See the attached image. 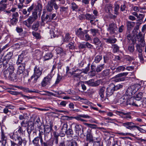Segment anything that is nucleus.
<instances>
[{
	"label": "nucleus",
	"mask_w": 146,
	"mask_h": 146,
	"mask_svg": "<svg viewBox=\"0 0 146 146\" xmlns=\"http://www.w3.org/2000/svg\"><path fill=\"white\" fill-rule=\"evenodd\" d=\"M53 74H49L44 77L41 82V85L42 87H45L50 84L52 77Z\"/></svg>",
	"instance_id": "nucleus-5"
},
{
	"label": "nucleus",
	"mask_w": 146,
	"mask_h": 146,
	"mask_svg": "<svg viewBox=\"0 0 146 146\" xmlns=\"http://www.w3.org/2000/svg\"><path fill=\"white\" fill-rule=\"evenodd\" d=\"M14 139L15 141L18 143L16 144H18L19 146L22 145L23 143L24 145H25L26 144L27 141L25 139H22V137L19 136H17Z\"/></svg>",
	"instance_id": "nucleus-15"
},
{
	"label": "nucleus",
	"mask_w": 146,
	"mask_h": 146,
	"mask_svg": "<svg viewBox=\"0 0 146 146\" xmlns=\"http://www.w3.org/2000/svg\"><path fill=\"white\" fill-rule=\"evenodd\" d=\"M82 29L81 28H79L76 31V35L80 38H83L84 36L85 33L86 34L88 31L87 30H84V31H82Z\"/></svg>",
	"instance_id": "nucleus-20"
},
{
	"label": "nucleus",
	"mask_w": 146,
	"mask_h": 146,
	"mask_svg": "<svg viewBox=\"0 0 146 146\" xmlns=\"http://www.w3.org/2000/svg\"><path fill=\"white\" fill-rule=\"evenodd\" d=\"M90 31L93 36H96L97 33L98 32V29H91Z\"/></svg>",
	"instance_id": "nucleus-53"
},
{
	"label": "nucleus",
	"mask_w": 146,
	"mask_h": 146,
	"mask_svg": "<svg viewBox=\"0 0 146 146\" xmlns=\"http://www.w3.org/2000/svg\"><path fill=\"white\" fill-rule=\"evenodd\" d=\"M62 77L59 74L58 75V76L56 79V80L54 83L53 85V86H55L57 85L58 84V83L61 80Z\"/></svg>",
	"instance_id": "nucleus-40"
},
{
	"label": "nucleus",
	"mask_w": 146,
	"mask_h": 146,
	"mask_svg": "<svg viewBox=\"0 0 146 146\" xmlns=\"http://www.w3.org/2000/svg\"><path fill=\"white\" fill-rule=\"evenodd\" d=\"M71 9L73 11H77L78 9L79 6L74 2H72L70 5Z\"/></svg>",
	"instance_id": "nucleus-30"
},
{
	"label": "nucleus",
	"mask_w": 146,
	"mask_h": 146,
	"mask_svg": "<svg viewBox=\"0 0 146 146\" xmlns=\"http://www.w3.org/2000/svg\"><path fill=\"white\" fill-rule=\"evenodd\" d=\"M33 127L31 126H29L27 128V131L29 135L31 133L32 131L33 130Z\"/></svg>",
	"instance_id": "nucleus-62"
},
{
	"label": "nucleus",
	"mask_w": 146,
	"mask_h": 146,
	"mask_svg": "<svg viewBox=\"0 0 146 146\" xmlns=\"http://www.w3.org/2000/svg\"><path fill=\"white\" fill-rule=\"evenodd\" d=\"M93 137L91 131L90 130L88 131L86 136V141L90 143L93 142Z\"/></svg>",
	"instance_id": "nucleus-22"
},
{
	"label": "nucleus",
	"mask_w": 146,
	"mask_h": 146,
	"mask_svg": "<svg viewBox=\"0 0 146 146\" xmlns=\"http://www.w3.org/2000/svg\"><path fill=\"white\" fill-rule=\"evenodd\" d=\"M72 125L74 126L76 133H78V135H79V132L81 131L82 128V126L80 125L75 123H73Z\"/></svg>",
	"instance_id": "nucleus-25"
},
{
	"label": "nucleus",
	"mask_w": 146,
	"mask_h": 146,
	"mask_svg": "<svg viewBox=\"0 0 146 146\" xmlns=\"http://www.w3.org/2000/svg\"><path fill=\"white\" fill-rule=\"evenodd\" d=\"M138 84H135L132 86L131 87H129L126 90L125 92L126 95L130 96L135 94L136 91L139 89V86Z\"/></svg>",
	"instance_id": "nucleus-3"
},
{
	"label": "nucleus",
	"mask_w": 146,
	"mask_h": 146,
	"mask_svg": "<svg viewBox=\"0 0 146 146\" xmlns=\"http://www.w3.org/2000/svg\"><path fill=\"white\" fill-rule=\"evenodd\" d=\"M71 38V36H70V35L68 33H66L64 37L63 38V41L65 42H68L69 41Z\"/></svg>",
	"instance_id": "nucleus-37"
},
{
	"label": "nucleus",
	"mask_w": 146,
	"mask_h": 146,
	"mask_svg": "<svg viewBox=\"0 0 146 146\" xmlns=\"http://www.w3.org/2000/svg\"><path fill=\"white\" fill-rule=\"evenodd\" d=\"M3 73L4 76L5 78L9 77V72L7 69H5L3 70Z\"/></svg>",
	"instance_id": "nucleus-49"
},
{
	"label": "nucleus",
	"mask_w": 146,
	"mask_h": 146,
	"mask_svg": "<svg viewBox=\"0 0 146 146\" xmlns=\"http://www.w3.org/2000/svg\"><path fill=\"white\" fill-rule=\"evenodd\" d=\"M127 27L128 29H131L134 26V22H131L127 21L126 22Z\"/></svg>",
	"instance_id": "nucleus-50"
},
{
	"label": "nucleus",
	"mask_w": 146,
	"mask_h": 146,
	"mask_svg": "<svg viewBox=\"0 0 146 146\" xmlns=\"http://www.w3.org/2000/svg\"><path fill=\"white\" fill-rule=\"evenodd\" d=\"M66 146H78L77 142L74 140L68 141Z\"/></svg>",
	"instance_id": "nucleus-33"
},
{
	"label": "nucleus",
	"mask_w": 146,
	"mask_h": 146,
	"mask_svg": "<svg viewBox=\"0 0 146 146\" xmlns=\"http://www.w3.org/2000/svg\"><path fill=\"white\" fill-rule=\"evenodd\" d=\"M102 58V56L98 55L94 58V62L96 63H99Z\"/></svg>",
	"instance_id": "nucleus-45"
},
{
	"label": "nucleus",
	"mask_w": 146,
	"mask_h": 146,
	"mask_svg": "<svg viewBox=\"0 0 146 146\" xmlns=\"http://www.w3.org/2000/svg\"><path fill=\"white\" fill-rule=\"evenodd\" d=\"M104 39L106 41V42L110 44L114 43L117 41V39L116 38L111 37L108 38H104Z\"/></svg>",
	"instance_id": "nucleus-31"
},
{
	"label": "nucleus",
	"mask_w": 146,
	"mask_h": 146,
	"mask_svg": "<svg viewBox=\"0 0 146 146\" xmlns=\"http://www.w3.org/2000/svg\"><path fill=\"white\" fill-rule=\"evenodd\" d=\"M113 86V84L111 83L108 85L106 90V94L107 97L111 96L115 91Z\"/></svg>",
	"instance_id": "nucleus-10"
},
{
	"label": "nucleus",
	"mask_w": 146,
	"mask_h": 146,
	"mask_svg": "<svg viewBox=\"0 0 146 146\" xmlns=\"http://www.w3.org/2000/svg\"><path fill=\"white\" fill-rule=\"evenodd\" d=\"M94 81L93 79H91L88 81L84 82L83 83L92 87L97 86L100 85V82L99 81L97 80L95 82H94Z\"/></svg>",
	"instance_id": "nucleus-13"
},
{
	"label": "nucleus",
	"mask_w": 146,
	"mask_h": 146,
	"mask_svg": "<svg viewBox=\"0 0 146 146\" xmlns=\"http://www.w3.org/2000/svg\"><path fill=\"white\" fill-rule=\"evenodd\" d=\"M80 49H83L87 48H92L93 46L88 42H83L80 43L78 46Z\"/></svg>",
	"instance_id": "nucleus-16"
},
{
	"label": "nucleus",
	"mask_w": 146,
	"mask_h": 146,
	"mask_svg": "<svg viewBox=\"0 0 146 146\" xmlns=\"http://www.w3.org/2000/svg\"><path fill=\"white\" fill-rule=\"evenodd\" d=\"M125 69V67L123 66H120L115 68L116 72H120L123 71Z\"/></svg>",
	"instance_id": "nucleus-51"
},
{
	"label": "nucleus",
	"mask_w": 146,
	"mask_h": 146,
	"mask_svg": "<svg viewBox=\"0 0 146 146\" xmlns=\"http://www.w3.org/2000/svg\"><path fill=\"white\" fill-rule=\"evenodd\" d=\"M56 16V14L53 13L52 14L50 13L46 15L44 18L45 21L46 20L49 21H51L52 20L54 19V18Z\"/></svg>",
	"instance_id": "nucleus-24"
},
{
	"label": "nucleus",
	"mask_w": 146,
	"mask_h": 146,
	"mask_svg": "<svg viewBox=\"0 0 146 146\" xmlns=\"http://www.w3.org/2000/svg\"><path fill=\"white\" fill-rule=\"evenodd\" d=\"M128 97L127 96L123 95L119 96V98H117V102L121 106H125L126 105L127 100Z\"/></svg>",
	"instance_id": "nucleus-7"
},
{
	"label": "nucleus",
	"mask_w": 146,
	"mask_h": 146,
	"mask_svg": "<svg viewBox=\"0 0 146 146\" xmlns=\"http://www.w3.org/2000/svg\"><path fill=\"white\" fill-rule=\"evenodd\" d=\"M119 9V6L118 4H115L114 5V14L118 15L119 14L118 11Z\"/></svg>",
	"instance_id": "nucleus-42"
},
{
	"label": "nucleus",
	"mask_w": 146,
	"mask_h": 146,
	"mask_svg": "<svg viewBox=\"0 0 146 146\" xmlns=\"http://www.w3.org/2000/svg\"><path fill=\"white\" fill-rule=\"evenodd\" d=\"M18 68L17 70V74L20 75L22 74L23 75V77L27 76L29 74V72L27 70H25V67L24 64L22 67L18 66Z\"/></svg>",
	"instance_id": "nucleus-8"
},
{
	"label": "nucleus",
	"mask_w": 146,
	"mask_h": 146,
	"mask_svg": "<svg viewBox=\"0 0 146 146\" xmlns=\"http://www.w3.org/2000/svg\"><path fill=\"white\" fill-rule=\"evenodd\" d=\"M23 60V54H21L19 56L16 62L17 64L18 65L19 64L21 63Z\"/></svg>",
	"instance_id": "nucleus-43"
},
{
	"label": "nucleus",
	"mask_w": 146,
	"mask_h": 146,
	"mask_svg": "<svg viewBox=\"0 0 146 146\" xmlns=\"http://www.w3.org/2000/svg\"><path fill=\"white\" fill-rule=\"evenodd\" d=\"M34 8V4H33L31 6H30L27 9V11L28 12V13L27 15H25L24 17V18L26 19L27 17H28L31 11Z\"/></svg>",
	"instance_id": "nucleus-38"
},
{
	"label": "nucleus",
	"mask_w": 146,
	"mask_h": 146,
	"mask_svg": "<svg viewBox=\"0 0 146 146\" xmlns=\"http://www.w3.org/2000/svg\"><path fill=\"white\" fill-rule=\"evenodd\" d=\"M113 51L114 52H116L119 51V47L117 44H113Z\"/></svg>",
	"instance_id": "nucleus-54"
},
{
	"label": "nucleus",
	"mask_w": 146,
	"mask_h": 146,
	"mask_svg": "<svg viewBox=\"0 0 146 146\" xmlns=\"http://www.w3.org/2000/svg\"><path fill=\"white\" fill-rule=\"evenodd\" d=\"M126 102V106L129 105L138 107L140 106L141 104V102L138 103L136 101H135V100H133V98L132 97L129 98H128Z\"/></svg>",
	"instance_id": "nucleus-12"
},
{
	"label": "nucleus",
	"mask_w": 146,
	"mask_h": 146,
	"mask_svg": "<svg viewBox=\"0 0 146 146\" xmlns=\"http://www.w3.org/2000/svg\"><path fill=\"white\" fill-rule=\"evenodd\" d=\"M110 69L105 70L102 72V75L103 76H108L110 74Z\"/></svg>",
	"instance_id": "nucleus-47"
},
{
	"label": "nucleus",
	"mask_w": 146,
	"mask_h": 146,
	"mask_svg": "<svg viewBox=\"0 0 146 146\" xmlns=\"http://www.w3.org/2000/svg\"><path fill=\"white\" fill-rule=\"evenodd\" d=\"M119 113L121 114L124 115V116H123V118L126 119L127 120H129V119H131V118L129 112H124L120 111Z\"/></svg>",
	"instance_id": "nucleus-29"
},
{
	"label": "nucleus",
	"mask_w": 146,
	"mask_h": 146,
	"mask_svg": "<svg viewBox=\"0 0 146 146\" xmlns=\"http://www.w3.org/2000/svg\"><path fill=\"white\" fill-rule=\"evenodd\" d=\"M104 64H100L98 66L96 69V72H99L101 71L104 68Z\"/></svg>",
	"instance_id": "nucleus-41"
},
{
	"label": "nucleus",
	"mask_w": 146,
	"mask_h": 146,
	"mask_svg": "<svg viewBox=\"0 0 146 146\" xmlns=\"http://www.w3.org/2000/svg\"><path fill=\"white\" fill-rule=\"evenodd\" d=\"M35 55L38 59H40L41 58V53L39 51H36L35 54Z\"/></svg>",
	"instance_id": "nucleus-55"
},
{
	"label": "nucleus",
	"mask_w": 146,
	"mask_h": 146,
	"mask_svg": "<svg viewBox=\"0 0 146 146\" xmlns=\"http://www.w3.org/2000/svg\"><path fill=\"white\" fill-rule=\"evenodd\" d=\"M31 16V17H33L35 20H36L38 18L37 12L35 11L33 12L32 13V15Z\"/></svg>",
	"instance_id": "nucleus-64"
},
{
	"label": "nucleus",
	"mask_w": 146,
	"mask_h": 146,
	"mask_svg": "<svg viewBox=\"0 0 146 146\" xmlns=\"http://www.w3.org/2000/svg\"><path fill=\"white\" fill-rule=\"evenodd\" d=\"M18 19H12L10 20L11 24L13 25H16L18 22Z\"/></svg>",
	"instance_id": "nucleus-57"
},
{
	"label": "nucleus",
	"mask_w": 146,
	"mask_h": 146,
	"mask_svg": "<svg viewBox=\"0 0 146 146\" xmlns=\"http://www.w3.org/2000/svg\"><path fill=\"white\" fill-rule=\"evenodd\" d=\"M36 7L35 9V11H36L38 10H41L42 9V4L38 2L37 4L36 5Z\"/></svg>",
	"instance_id": "nucleus-46"
},
{
	"label": "nucleus",
	"mask_w": 146,
	"mask_h": 146,
	"mask_svg": "<svg viewBox=\"0 0 146 146\" xmlns=\"http://www.w3.org/2000/svg\"><path fill=\"white\" fill-rule=\"evenodd\" d=\"M67 47L71 49H73L75 47L74 43L72 42L69 43L68 44Z\"/></svg>",
	"instance_id": "nucleus-58"
},
{
	"label": "nucleus",
	"mask_w": 146,
	"mask_h": 146,
	"mask_svg": "<svg viewBox=\"0 0 146 146\" xmlns=\"http://www.w3.org/2000/svg\"><path fill=\"white\" fill-rule=\"evenodd\" d=\"M139 41L140 42V44L142 47H144L145 44V42L143 38L140 39Z\"/></svg>",
	"instance_id": "nucleus-61"
},
{
	"label": "nucleus",
	"mask_w": 146,
	"mask_h": 146,
	"mask_svg": "<svg viewBox=\"0 0 146 146\" xmlns=\"http://www.w3.org/2000/svg\"><path fill=\"white\" fill-rule=\"evenodd\" d=\"M39 26V22L38 21H37L35 22L33 25L32 27V29L33 30L36 31L38 30Z\"/></svg>",
	"instance_id": "nucleus-32"
},
{
	"label": "nucleus",
	"mask_w": 146,
	"mask_h": 146,
	"mask_svg": "<svg viewBox=\"0 0 146 146\" xmlns=\"http://www.w3.org/2000/svg\"><path fill=\"white\" fill-rule=\"evenodd\" d=\"M143 96V93L141 92H140L135 96H134L135 100L137 102L139 103V102H140V100L141 99Z\"/></svg>",
	"instance_id": "nucleus-26"
},
{
	"label": "nucleus",
	"mask_w": 146,
	"mask_h": 146,
	"mask_svg": "<svg viewBox=\"0 0 146 146\" xmlns=\"http://www.w3.org/2000/svg\"><path fill=\"white\" fill-rule=\"evenodd\" d=\"M123 126L125 127L127 129H131L134 128H136L138 130L140 131L141 128L139 127L136 126L134 125L133 123L131 122H127L125 123H122Z\"/></svg>",
	"instance_id": "nucleus-6"
},
{
	"label": "nucleus",
	"mask_w": 146,
	"mask_h": 146,
	"mask_svg": "<svg viewBox=\"0 0 146 146\" xmlns=\"http://www.w3.org/2000/svg\"><path fill=\"white\" fill-rule=\"evenodd\" d=\"M13 54L11 52H9L3 58V67H7L9 63L11 62L9 61L13 56Z\"/></svg>",
	"instance_id": "nucleus-4"
},
{
	"label": "nucleus",
	"mask_w": 146,
	"mask_h": 146,
	"mask_svg": "<svg viewBox=\"0 0 146 146\" xmlns=\"http://www.w3.org/2000/svg\"><path fill=\"white\" fill-rule=\"evenodd\" d=\"M39 139L41 145H42V143L44 142L43 141L42 137H36L32 141L33 143L35 146H40L39 143Z\"/></svg>",
	"instance_id": "nucleus-19"
},
{
	"label": "nucleus",
	"mask_w": 146,
	"mask_h": 146,
	"mask_svg": "<svg viewBox=\"0 0 146 146\" xmlns=\"http://www.w3.org/2000/svg\"><path fill=\"white\" fill-rule=\"evenodd\" d=\"M66 134L68 135H72L73 134V132L71 129L69 128L68 130L67 129Z\"/></svg>",
	"instance_id": "nucleus-60"
},
{
	"label": "nucleus",
	"mask_w": 146,
	"mask_h": 146,
	"mask_svg": "<svg viewBox=\"0 0 146 146\" xmlns=\"http://www.w3.org/2000/svg\"><path fill=\"white\" fill-rule=\"evenodd\" d=\"M44 129L45 132L44 138V140H46V138H48V135L50 134L51 131L53 130L52 126L47 125H45L44 126Z\"/></svg>",
	"instance_id": "nucleus-11"
},
{
	"label": "nucleus",
	"mask_w": 146,
	"mask_h": 146,
	"mask_svg": "<svg viewBox=\"0 0 146 146\" xmlns=\"http://www.w3.org/2000/svg\"><path fill=\"white\" fill-rule=\"evenodd\" d=\"M42 69L41 68L35 66L34 70V74L31 77V79L34 78V80L36 81L42 75Z\"/></svg>",
	"instance_id": "nucleus-2"
},
{
	"label": "nucleus",
	"mask_w": 146,
	"mask_h": 146,
	"mask_svg": "<svg viewBox=\"0 0 146 146\" xmlns=\"http://www.w3.org/2000/svg\"><path fill=\"white\" fill-rule=\"evenodd\" d=\"M52 55L51 52L46 53L43 56L44 60H47L50 59L52 57Z\"/></svg>",
	"instance_id": "nucleus-34"
},
{
	"label": "nucleus",
	"mask_w": 146,
	"mask_h": 146,
	"mask_svg": "<svg viewBox=\"0 0 146 146\" xmlns=\"http://www.w3.org/2000/svg\"><path fill=\"white\" fill-rule=\"evenodd\" d=\"M93 43L96 45L99 46L101 44V42L99 39L97 37L93 39Z\"/></svg>",
	"instance_id": "nucleus-36"
},
{
	"label": "nucleus",
	"mask_w": 146,
	"mask_h": 146,
	"mask_svg": "<svg viewBox=\"0 0 146 146\" xmlns=\"http://www.w3.org/2000/svg\"><path fill=\"white\" fill-rule=\"evenodd\" d=\"M70 74L72 75V77L74 80L80 78V74L82 73L81 71L79 69H76L73 71L72 72H70Z\"/></svg>",
	"instance_id": "nucleus-17"
},
{
	"label": "nucleus",
	"mask_w": 146,
	"mask_h": 146,
	"mask_svg": "<svg viewBox=\"0 0 146 146\" xmlns=\"http://www.w3.org/2000/svg\"><path fill=\"white\" fill-rule=\"evenodd\" d=\"M128 74V72H123V73H121L117 74L115 76V77L119 78L115 79V81L116 82H117L125 80V77H121L124 76H127Z\"/></svg>",
	"instance_id": "nucleus-14"
},
{
	"label": "nucleus",
	"mask_w": 146,
	"mask_h": 146,
	"mask_svg": "<svg viewBox=\"0 0 146 146\" xmlns=\"http://www.w3.org/2000/svg\"><path fill=\"white\" fill-rule=\"evenodd\" d=\"M136 48L137 49L139 53V54L142 53V48L140 47V45L137 44L136 45Z\"/></svg>",
	"instance_id": "nucleus-63"
},
{
	"label": "nucleus",
	"mask_w": 146,
	"mask_h": 146,
	"mask_svg": "<svg viewBox=\"0 0 146 146\" xmlns=\"http://www.w3.org/2000/svg\"><path fill=\"white\" fill-rule=\"evenodd\" d=\"M7 0H1L0 1V11H3L7 7Z\"/></svg>",
	"instance_id": "nucleus-21"
},
{
	"label": "nucleus",
	"mask_w": 146,
	"mask_h": 146,
	"mask_svg": "<svg viewBox=\"0 0 146 146\" xmlns=\"http://www.w3.org/2000/svg\"><path fill=\"white\" fill-rule=\"evenodd\" d=\"M60 11L67 13L68 10V7H60Z\"/></svg>",
	"instance_id": "nucleus-59"
},
{
	"label": "nucleus",
	"mask_w": 146,
	"mask_h": 146,
	"mask_svg": "<svg viewBox=\"0 0 146 146\" xmlns=\"http://www.w3.org/2000/svg\"><path fill=\"white\" fill-rule=\"evenodd\" d=\"M6 128L4 126H2L1 127V139L2 141V144L5 145L7 142L5 134L6 133Z\"/></svg>",
	"instance_id": "nucleus-9"
},
{
	"label": "nucleus",
	"mask_w": 146,
	"mask_h": 146,
	"mask_svg": "<svg viewBox=\"0 0 146 146\" xmlns=\"http://www.w3.org/2000/svg\"><path fill=\"white\" fill-rule=\"evenodd\" d=\"M8 78L10 80L15 82L17 80L18 76L17 74L14 72L9 73Z\"/></svg>",
	"instance_id": "nucleus-23"
},
{
	"label": "nucleus",
	"mask_w": 146,
	"mask_h": 146,
	"mask_svg": "<svg viewBox=\"0 0 146 146\" xmlns=\"http://www.w3.org/2000/svg\"><path fill=\"white\" fill-rule=\"evenodd\" d=\"M85 16L86 19L88 20H90L91 19H95L96 18V16L89 13L86 14Z\"/></svg>",
	"instance_id": "nucleus-39"
},
{
	"label": "nucleus",
	"mask_w": 146,
	"mask_h": 146,
	"mask_svg": "<svg viewBox=\"0 0 146 146\" xmlns=\"http://www.w3.org/2000/svg\"><path fill=\"white\" fill-rule=\"evenodd\" d=\"M144 17V15L142 14H139L137 17L138 19L137 20V22H136L137 24H139V25H140L143 21V18Z\"/></svg>",
	"instance_id": "nucleus-27"
},
{
	"label": "nucleus",
	"mask_w": 146,
	"mask_h": 146,
	"mask_svg": "<svg viewBox=\"0 0 146 146\" xmlns=\"http://www.w3.org/2000/svg\"><path fill=\"white\" fill-rule=\"evenodd\" d=\"M117 29V28L116 24L112 23L109 25L108 31L111 34H112L115 33V31Z\"/></svg>",
	"instance_id": "nucleus-18"
},
{
	"label": "nucleus",
	"mask_w": 146,
	"mask_h": 146,
	"mask_svg": "<svg viewBox=\"0 0 146 146\" xmlns=\"http://www.w3.org/2000/svg\"><path fill=\"white\" fill-rule=\"evenodd\" d=\"M28 23H29L30 27L31 25L33 23L34 21L36 20L31 16H29V18L27 19Z\"/></svg>",
	"instance_id": "nucleus-48"
},
{
	"label": "nucleus",
	"mask_w": 146,
	"mask_h": 146,
	"mask_svg": "<svg viewBox=\"0 0 146 146\" xmlns=\"http://www.w3.org/2000/svg\"><path fill=\"white\" fill-rule=\"evenodd\" d=\"M113 86H114V89H115V91L117 90L122 88L123 87V85L121 84H118L116 86H115L113 84Z\"/></svg>",
	"instance_id": "nucleus-56"
},
{
	"label": "nucleus",
	"mask_w": 146,
	"mask_h": 146,
	"mask_svg": "<svg viewBox=\"0 0 146 146\" xmlns=\"http://www.w3.org/2000/svg\"><path fill=\"white\" fill-rule=\"evenodd\" d=\"M8 66H9L7 69L9 71V73L14 72L15 68L14 65L13 64H10L9 63Z\"/></svg>",
	"instance_id": "nucleus-35"
},
{
	"label": "nucleus",
	"mask_w": 146,
	"mask_h": 146,
	"mask_svg": "<svg viewBox=\"0 0 146 146\" xmlns=\"http://www.w3.org/2000/svg\"><path fill=\"white\" fill-rule=\"evenodd\" d=\"M32 35L33 36L35 37L36 39H40L41 38V36L39 33L36 32L34 31H33L32 32Z\"/></svg>",
	"instance_id": "nucleus-52"
},
{
	"label": "nucleus",
	"mask_w": 146,
	"mask_h": 146,
	"mask_svg": "<svg viewBox=\"0 0 146 146\" xmlns=\"http://www.w3.org/2000/svg\"><path fill=\"white\" fill-rule=\"evenodd\" d=\"M68 128V125L67 123H64L63 124L60 133L62 135H64L66 133Z\"/></svg>",
	"instance_id": "nucleus-28"
},
{
	"label": "nucleus",
	"mask_w": 146,
	"mask_h": 146,
	"mask_svg": "<svg viewBox=\"0 0 146 146\" xmlns=\"http://www.w3.org/2000/svg\"><path fill=\"white\" fill-rule=\"evenodd\" d=\"M53 7L55 10H57L59 8V6L56 3V0H50L48 2L46 9L47 11L51 12L54 10Z\"/></svg>",
	"instance_id": "nucleus-1"
},
{
	"label": "nucleus",
	"mask_w": 146,
	"mask_h": 146,
	"mask_svg": "<svg viewBox=\"0 0 146 146\" xmlns=\"http://www.w3.org/2000/svg\"><path fill=\"white\" fill-rule=\"evenodd\" d=\"M128 50L130 52H133L135 50L134 44H129L128 47Z\"/></svg>",
	"instance_id": "nucleus-44"
}]
</instances>
